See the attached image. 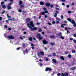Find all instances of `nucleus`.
<instances>
[{
    "mask_svg": "<svg viewBox=\"0 0 76 76\" xmlns=\"http://www.w3.org/2000/svg\"><path fill=\"white\" fill-rule=\"evenodd\" d=\"M42 35L41 34H40L39 33H37L36 37L37 38H38L39 40H41L42 39Z\"/></svg>",
    "mask_w": 76,
    "mask_h": 76,
    "instance_id": "nucleus-1",
    "label": "nucleus"
},
{
    "mask_svg": "<svg viewBox=\"0 0 76 76\" xmlns=\"http://www.w3.org/2000/svg\"><path fill=\"white\" fill-rule=\"evenodd\" d=\"M51 70H52L51 68L48 67H46L45 69L46 72H47V71H51Z\"/></svg>",
    "mask_w": 76,
    "mask_h": 76,
    "instance_id": "nucleus-2",
    "label": "nucleus"
},
{
    "mask_svg": "<svg viewBox=\"0 0 76 76\" xmlns=\"http://www.w3.org/2000/svg\"><path fill=\"white\" fill-rule=\"evenodd\" d=\"M8 38L9 39H14L15 38L12 36V35H11L10 36H8Z\"/></svg>",
    "mask_w": 76,
    "mask_h": 76,
    "instance_id": "nucleus-3",
    "label": "nucleus"
},
{
    "mask_svg": "<svg viewBox=\"0 0 76 76\" xmlns=\"http://www.w3.org/2000/svg\"><path fill=\"white\" fill-rule=\"evenodd\" d=\"M38 56H40V55H44V52L43 51H41L38 53Z\"/></svg>",
    "mask_w": 76,
    "mask_h": 76,
    "instance_id": "nucleus-4",
    "label": "nucleus"
},
{
    "mask_svg": "<svg viewBox=\"0 0 76 76\" xmlns=\"http://www.w3.org/2000/svg\"><path fill=\"white\" fill-rule=\"evenodd\" d=\"M42 43L44 44H48V42L46 41V40L44 39Z\"/></svg>",
    "mask_w": 76,
    "mask_h": 76,
    "instance_id": "nucleus-5",
    "label": "nucleus"
},
{
    "mask_svg": "<svg viewBox=\"0 0 76 76\" xmlns=\"http://www.w3.org/2000/svg\"><path fill=\"white\" fill-rule=\"evenodd\" d=\"M38 29V28L37 27H34L33 28H32L31 29V31H36Z\"/></svg>",
    "mask_w": 76,
    "mask_h": 76,
    "instance_id": "nucleus-6",
    "label": "nucleus"
},
{
    "mask_svg": "<svg viewBox=\"0 0 76 76\" xmlns=\"http://www.w3.org/2000/svg\"><path fill=\"white\" fill-rule=\"evenodd\" d=\"M30 25L32 26V27H34V23L33 21H31L30 22Z\"/></svg>",
    "mask_w": 76,
    "mask_h": 76,
    "instance_id": "nucleus-7",
    "label": "nucleus"
},
{
    "mask_svg": "<svg viewBox=\"0 0 76 76\" xmlns=\"http://www.w3.org/2000/svg\"><path fill=\"white\" fill-rule=\"evenodd\" d=\"M46 6L47 7H50V4L49 2H47L45 4Z\"/></svg>",
    "mask_w": 76,
    "mask_h": 76,
    "instance_id": "nucleus-8",
    "label": "nucleus"
},
{
    "mask_svg": "<svg viewBox=\"0 0 76 76\" xmlns=\"http://www.w3.org/2000/svg\"><path fill=\"white\" fill-rule=\"evenodd\" d=\"M27 26L30 29H31L32 28V26H30V24H29V23H27Z\"/></svg>",
    "mask_w": 76,
    "mask_h": 76,
    "instance_id": "nucleus-9",
    "label": "nucleus"
},
{
    "mask_svg": "<svg viewBox=\"0 0 76 76\" xmlns=\"http://www.w3.org/2000/svg\"><path fill=\"white\" fill-rule=\"evenodd\" d=\"M7 8L8 10H10L12 9V6L10 5H8L7 6Z\"/></svg>",
    "mask_w": 76,
    "mask_h": 76,
    "instance_id": "nucleus-10",
    "label": "nucleus"
},
{
    "mask_svg": "<svg viewBox=\"0 0 76 76\" xmlns=\"http://www.w3.org/2000/svg\"><path fill=\"white\" fill-rule=\"evenodd\" d=\"M30 20H31V19L29 18H27L26 20V22H30Z\"/></svg>",
    "mask_w": 76,
    "mask_h": 76,
    "instance_id": "nucleus-11",
    "label": "nucleus"
},
{
    "mask_svg": "<svg viewBox=\"0 0 76 76\" xmlns=\"http://www.w3.org/2000/svg\"><path fill=\"white\" fill-rule=\"evenodd\" d=\"M40 4L42 6H44V3L42 1H41L40 2Z\"/></svg>",
    "mask_w": 76,
    "mask_h": 76,
    "instance_id": "nucleus-12",
    "label": "nucleus"
},
{
    "mask_svg": "<svg viewBox=\"0 0 76 76\" xmlns=\"http://www.w3.org/2000/svg\"><path fill=\"white\" fill-rule=\"evenodd\" d=\"M52 61H53V63H57V61L55 59H53Z\"/></svg>",
    "mask_w": 76,
    "mask_h": 76,
    "instance_id": "nucleus-13",
    "label": "nucleus"
},
{
    "mask_svg": "<svg viewBox=\"0 0 76 76\" xmlns=\"http://www.w3.org/2000/svg\"><path fill=\"white\" fill-rule=\"evenodd\" d=\"M70 70H72L73 71V70H76V68L75 67L74 68L72 67L70 68Z\"/></svg>",
    "mask_w": 76,
    "mask_h": 76,
    "instance_id": "nucleus-14",
    "label": "nucleus"
},
{
    "mask_svg": "<svg viewBox=\"0 0 76 76\" xmlns=\"http://www.w3.org/2000/svg\"><path fill=\"white\" fill-rule=\"evenodd\" d=\"M28 40H29V41H32L33 40V39H32V38L31 37H29V38H28Z\"/></svg>",
    "mask_w": 76,
    "mask_h": 76,
    "instance_id": "nucleus-15",
    "label": "nucleus"
},
{
    "mask_svg": "<svg viewBox=\"0 0 76 76\" xmlns=\"http://www.w3.org/2000/svg\"><path fill=\"white\" fill-rule=\"evenodd\" d=\"M60 59L62 60H64V58L63 56H61L60 57Z\"/></svg>",
    "mask_w": 76,
    "mask_h": 76,
    "instance_id": "nucleus-16",
    "label": "nucleus"
},
{
    "mask_svg": "<svg viewBox=\"0 0 76 76\" xmlns=\"http://www.w3.org/2000/svg\"><path fill=\"white\" fill-rule=\"evenodd\" d=\"M38 32H42V29H41V28H39V30L38 31Z\"/></svg>",
    "mask_w": 76,
    "mask_h": 76,
    "instance_id": "nucleus-17",
    "label": "nucleus"
},
{
    "mask_svg": "<svg viewBox=\"0 0 76 76\" xmlns=\"http://www.w3.org/2000/svg\"><path fill=\"white\" fill-rule=\"evenodd\" d=\"M23 3V2L22 1H19V4L20 5H21Z\"/></svg>",
    "mask_w": 76,
    "mask_h": 76,
    "instance_id": "nucleus-18",
    "label": "nucleus"
},
{
    "mask_svg": "<svg viewBox=\"0 0 76 76\" xmlns=\"http://www.w3.org/2000/svg\"><path fill=\"white\" fill-rule=\"evenodd\" d=\"M2 6V8H3V9H6V5H3Z\"/></svg>",
    "mask_w": 76,
    "mask_h": 76,
    "instance_id": "nucleus-19",
    "label": "nucleus"
},
{
    "mask_svg": "<svg viewBox=\"0 0 76 76\" xmlns=\"http://www.w3.org/2000/svg\"><path fill=\"white\" fill-rule=\"evenodd\" d=\"M49 37L51 38H55V36L53 35L52 36H49Z\"/></svg>",
    "mask_w": 76,
    "mask_h": 76,
    "instance_id": "nucleus-20",
    "label": "nucleus"
},
{
    "mask_svg": "<svg viewBox=\"0 0 76 76\" xmlns=\"http://www.w3.org/2000/svg\"><path fill=\"white\" fill-rule=\"evenodd\" d=\"M23 13H22V15H25V13H26V12L25 11H23Z\"/></svg>",
    "mask_w": 76,
    "mask_h": 76,
    "instance_id": "nucleus-21",
    "label": "nucleus"
},
{
    "mask_svg": "<svg viewBox=\"0 0 76 76\" xmlns=\"http://www.w3.org/2000/svg\"><path fill=\"white\" fill-rule=\"evenodd\" d=\"M71 23H72V24H75V23H76L75 21L74 20H72L71 21Z\"/></svg>",
    "mask_w": 76,
    "mask_h": 76,
    "instance_id": "nucleus-22",
    "label": "nucleus"
},
{
    "mask_svg": "<svg viewBox=\"0 0 76 76\" xmlns=\"http://www.w3.org/2000/svg\"><path fill=\"white\" fill-rule=\"evenodd\" d=\"M56 35H58L59 37H61V36L62 35L61 33H59L58 34H56Z\"/></svg>",
    "mask_w": 76,
    "mask_h": 76,
    "instance_id": "nucleus-23",
    "label": "nucleus"
},
{
    "mask_svg": "<svg viewBox=\"0 0 76 76\" xmlns=\"http://www.w3.org/2000/svg\"><path fill=\"white\" fill-rule=\"evenodd\" d=\"M39 64L40 67H42V66H43V64L41 63L40 64L39 63Z\"/></svg>",
    "mask_w": 76,
    "mask_h": 76,
    "instance_id": "nucleus-24",
    "label": "nucleus"
},
{
    "mask_svg": "<svg viewBox=\"0 0 76 76\" xmlns=\"http://www.w3.org/2000/svg\"><path fill=\"white\" fill-rule=\"evenodd\" d=\"M68 75H69V74H68V73H64V76H68Z\"/></svg>",
    "mask_w": 76,
    "mask_h": 76,
    "instance_id": "nucleus-25",
    "label": "nucleus"
},
{
    "mask_svg": "<svg viewBox=\"0 0 76 76\" xmlns=\"http://www.w3.org/2000/svg\"><path fill=\"white\" fill-rule=\"evenodd\" d=\"M41 14L42 15V16H44L45 15V12H41Z\"/></svg>",
    "mask_w": 76,
    "mask_h": 76,
    "instance_id": "nucleus-26",
    "label": "nucleus"
},
{
    "mask_svg": "<svg viewBox=\"0 0 76 76\" xmlns=\"http://www.w3.org/2000/svg\"><path fill=\"white\" fill-rule=\"evenodd\" d=\"M22 46L23 47H26V44H25V43H23Z\"/></svg>",
    "mask_w": 76,
    "mask_h": 76,
    "instance_id": "nucleus-27",
    "label": "nucleus"
},
{
    "mask_svg": "<svg viewBox=\"0 0 76 76\" xmlns=\"http://www.w3.org/2000/svg\"><path fill=\"white\" fill-rule=\"evenodd\" d=\"M71 52L72 53H75L76 52L75 50H72L71 51Z\"/></svg>",
    "mask_w": 76,
    "mask_h": 76,
    "instance_id": "nucleus-28",
    "label": "nucleus"
},
{
    "mask_svg": "<svg viewBox=\"0 0 76 76\" xmlns=\"http://www.w3.org/2000/svg\"><path fill=\"white\" fill-rule=\"evenodd\" d=\"M18 12H19L20 13H21V12H22V10L19 9L18 10Z\"/></svg>",
    "mask_w": 76,
    "mask_h": 76,
    "instance_id": "nucleus-29",
    "label": "nucleus"
},
{
    "mask_svg": "<svg viewBox=\"0 0 76 76\" xmlns=\"http://www.w3.org/2000/svg\"><path fill=\"white\" fill-rule=\"evenodd\" d=\"M50 45H52V46H54V43H53V42H51L50 43Z\"/></svg>",
    "mask_w": 76,
    "mask_h": 76,
    "instance_id": "nucleus-30",
    "label": "nucleus"
},
{
    "mask_svg": "<svg viewBox=\"0 0 76 76\" xmlns=\"http://www.w3.org/2000/svg\"><path fill=\"white\" fill-rule=\"evenodd\" d=\"M7 17L8 18H11V17L10 16H9V14H7Z\"/></svg>",
    "mask_w": 76,
    "mask_h": 76,
    "instance_id": "nucleus-31",
    "label": "nucleus"
},
{
    "mask_svg": "<svg viewBox=\"0 0 76 76\" xmlns=\"http://www.w3.org/2000/svg\"><path fill=\"white\" fill-rule=\"evenodd\" d=\"M68 57L69 58H71V57H72V56H71V55H68Z\"/></svg>",
    "mask_w": 76,
    "mask_h": 76,
    "instance_id": "nucleus-32",
    "label": "nucleus"
},
{
    "mask_svg": "<svg viewBox=\"0 0 76 76\" xmlns=\"http://www.w3.org/2000/svg\"><path fill=\"white\" fill-rule=\"evenodd\" d=\"M40 25V23H38L37 22V23H36L37 25Z\"/></svg>",
    "mask_w": 76,
    "mask_h": 76,
    "instance_id": "nucleus-33",
    "label": "nucleus"
},
{
    "mask_svg": "<svg viewBox=\"0 0 76 76\" xmlns=\"http://www.w3.org/2000/svg\"><path fill=\"white\" fill-rule=\"evenodd\" d=\"M4 2L3 1L1 3V6H3V4H4Z\"/></svg>",
    "mask_w": 76,
    "mask_h": 76,
    "instance_id": "nucleus-34",
    "label": "nucleus"
},
{
    "mask_svg": "<svg viewBox=\"0 0 76 76\" xmlns=\"http://www.w3.org/2000/svg\"><path fill=\"white\" fill-rule=\"evenodd\" d=\"M44 12L45 13H48V11H47V10L45 11Z\"/></svg>",
    "mask_w": 76,
    "mask_h": 76,
    "instance_id": "nucleus-35",
    "label": "nucleus"
},
{
    "mask_svg": "<svg viewBox=\"0 0 76 76\" xmlns=\"http://www.w3.org/2000/svg\"><path fill=\"white\" fill-rule=\"evenodd\" d=\"M67 20H68V21H69V22H71V19L70 18H67Z\"/></svg>",
    "mask_w": 76,
    "mask_h": 76,
    "instance_id": "nucleus-36",
    "label": "nucleus"
},
{
    "mask_svg": "<svg viewBox=\"0 0 76 76\" xmlns=\"http://www.w3.org/2000/svg\"><path fill=\"white\" fill-rule=\"evenodd\" d=\"M61 19H63V18H64V17L63 16V15H61Z\"/></svg>",
    "mask_w": 76,
    "mask_h": 76,
    "instance_id": "nucleus-37",
    "label": "nucleus"
},
{
    "mask_svg": "<svg viewBox=\"0 0 76 76\" xmlns=\"http://www.w3.org/2000/svg\"><path fill=\"white\" fill-rule=\"evenodd\" d=\"M17 50H19L20 49V47H19L18 48H17Z\"/></svg>",
    "mask_w": 76,
    "mask_h": 76,
    "instance_id": "nucleus-38",
    "label": "nucleus"
},
{
    "mask_svg": "<svg viewBox=\"0 0 76 76\" xmlns=\"http://www.w3.org/2000/svg\"><path fill=\"white\" fill-rule=\"evenodd\" d=\"M50 6L52 8H53V7H54V5H53V4H50Z\"/></svg>",
    "mask_w": 76,
    "mask_h": 76,
    "instance_id": "nucleus-39",
    "label": "nucleus"
},
{
    "mask_svg": "<svg viewBox=\"0 0 76 76\" xmlns=\"http://www.w3.org/2000/svg\"><path fill=\"white\" fill-rule=\"evenodd\" d=\"M57 76H60V75H61L60 73H58L57 74Z\"/></svg>",
    "mask_w": 76,
    "mask_h": 76,
    "instance_id": "nucleus-40",
    "label": "nucleus"
},
{
    "mask_svg": "<svg viewBox=\"0 0 76 76\" xmlns=\"http://www.w3.org/2000/svg\"><path fill=\"white\" fill-rule=\"evenodd\" d=\"M20 8H23L24 6L23 5H21L20 7Z\"/></svg>",
    "mask_w": 76,
    "mask_h": 76,
    "instance_id": "nucleus-41",
    "label": "nucleus"
},
{
    "mask_svg": "<svg viewBox=\"0 0 76 76\" xmlns=\"http://www.w3.org/2000/svg\"><path fill=\"white\" fill-rule=\"evenodd\" d=\"M5 12V10H4L3 11V12H2L1 15H3V14H4V13Z\"/></svg>",
    "mask_w": 76,
    "mask_h": 76,
    "instance_id": "nucleus-42",
    "label": "nucleus"
},
{
    "mask_svg": "<svg viewBox=\"0 0 76 76\" xmlns=\"http://www.w3.org/2000/svg\"><path fill=\"white\" fill-rule=\"evenodd\" d=\"M57 14L55 13V15H54V17H57Z\"/></svg>",
    "mask_w": 76,
    "mask_h": 76,
    "instance_id": "nucleus-43",
    "label": "nucleus"
},
{
    "mask_svg": "<svg viewBox=\"0 0 76 76\" xmlns=\"http://www.w3.org/2000/svg\"><path fill=\"white\" fill-rule=\"evenodd\" d=\"M53 55L54 56H56V53H53Z\"/></svg>",
    "mask_w": 76,
    "mask_h": 76,
    "instance_id": "nucleus-44",
    "label": "nucleus"
},
{
    "mask_svg": "<svg viewBox=\"0 0 76 76\" xmlns=\"http://www.w3.org/2000/svg\"><path fill=\"white\" fill-rule=\"evenodd\" d=\"M60 38H61V39H64V37L63 36H61L60 37Z\"/></svg>",
    "mask_w": 76,
    "mask_h": 76,
    "instance_id": "nucleus-45",
    "label": "nucleus"
},
{
    "mask_svg": "<svg viewBox=\"0 0 76 76\" xmlns=\"http://www.w3.org/2000/svg\"><path fill=\"white\" fill-rule=\"evenodd\" d=\"M4 36L5 37V38H7V34H4Z\"/></svg>",
    "mask_w": 76,
    "mask_h": 76,
    "instance_id": "nucleus-46",
    "label": "nucleus"
},
{
    "mask_svg": "<svg viewBox=\"0 0 76 76\" xmlns=\"http://www.w3.org/2000/svg\"><path fill=\"white\" fill-rule=\"evenodd\" d=\"M74 24V25H73L74 27H76V23H75Z\"/></svg>",
    "mask_w": 76,
    "mask_h": 76,
    "instance_id": "nucleus-47",
    "label": "nucleus"
},
{
    "mask_svg": "<svg viewBox=\"0 0 76 76\" xmlns=\"http://www.w3.org/2000/svg\"><path fill=\"white\" fill-rule=\"evenodd\" d=\"M68 13H71L72 11H69L68 12Z\"/></svg>",
    "mask_w": 76,
    "mask_h": 76,
    "instance_id": "nucleus-48",
    "label": "nucleus"
},
{
    "mask_svg": "<svg viewBox=\"0 0 76 76\" xmlns=\"http://www.w3.org/2000/svg\"><path fill=\"white\" fill-rule=\"evenodd\" d=\"M43 9H44V10H45V11L47 10V8H46L44 7L43 8Z\"/></svg>",
    "mask_w": 76,
    "mask_h": 76,
    "instance_id": "nucleus-49",
    "label": "nucleus"
},
{
    "mask_svg": "<svg viewBox=\"0 0 76 76\" xmlns=\"http://www.w3.org/2000/svg\"><path fill=\"white\" fill-rule=\"evenodd\" d=\"M4 27L5 28H7V25H5Z\"/></svg>",
    "mask_w": 76,
    "mask_h": 76,
    "instance_id": "nucleus-50",
    "label": "nucleus"
},
{
    "mask_svg": "<svg viewBox=\"0 0 76 76\" xmlns=\"http://www.w3.org/2000/svg\"><path fill=\"white\" fill-rule=\"evenodd\" d=\"M67 34H70V32L69 31L67 30Z\"/></svg>",
    "mask_w": 76,
    "mask_h": 76,
    "instance_id": "nucleus-51",
    "label": "nucleus"
},
{
    "mask_svg": "<svg viewBox=\"0 0 76 76\" xmlns=\"http://www.w3.org/2000/svg\"><path fill=\"white\" fill-rule=\"evenodd\" d=\"M69 6H69V5L68 4V5H66V7H67V8H69Z\"/></svg>",
    "mask_w": 76,
    "mask_h": 76,
    "instance_id": "nucleus-52",
    "label": "nucleus"
},
{
    "mask_svg": "<svg viewBox=\"0 0 76 76\" xmlns=\"http://www.w3.org/2000/svg\"><path fill=\"white\" fill-rule=\"evenodd\" d=\"M25 53H28V49H26L25 50Z\"/></svg>",
    "mask_w": 76,
    "mask_h": 76,
    "instance_id": "nucleus-53",
    "label": "nucleus"
},
{
    "mask_svg": "<svg viewBox=\"0 0 76 76\" xmlns=\"http://www.w3.org/2000/svg\"><path fill=\"white\" fill-rule=\"evenodd\" d=\"M39 61H40V62H41L43 61V60L41 59H40L39 60Z\"/></svg>",
    "mask_w": 76,
    "mask_h": 76,
    "instance_id": "nucleus-54",
    "label": "nucleus"
},
{
    "mask_svg": "<svg viewBox=\"0 0 76 76\" xmlns=\"http://www.w3.org/2000/svg\"><path fill=\"white\" fill-rule=\"evenodd\" d=\"M0 20L1 21L2 20V17H0Z\"/></svg>",
    "mask_w": 76,
    "mask_h": 76,
    "instance_id": "nucleus-55",
    "label": "nucleus"
},
{
    "mask_svg": "<svg viewBox=\"0 0 76 76\" xmlns=\"http://www.w3.org/2000/svg\"><path fill=\"white\" fill-rule=\"evenodd\" d=\"M53 24H55L56 23V22L55 21H53L52 22Z\"/></svg>",
    "mask_w": 76,
    "mask_h": 76,
    "instance_id": "nucleus-56",
    "label": "nucleus"
},
{
    "mask_svg": "<svg viewBox=\"0 0 76 76\" xmlns=\"http://www.w3.org/2000/svg\"><path fill=\"white\" fill-rule=\"evenodd\" d=\"M71 5H72V6H74V5H75V3L73 2L71 4Z\"/></svg>",
    "mask_w": 76,
    "mask_h": 76,
    "instance_id": "nucleus-57",
    "label": "nucleus"
},
{
    "mask_svg": "<svg viewBox=\"0 0 76 76\" xmlns=\"http://www.w3.org/2000/svg\"><path fill=\"white\" fill-rule=\"evenodd\" d=\"M63 76H64V73H62L61 74Z\"/></svg>",
    "mask_w": 76,
    "mask_h": 76,
    "instance_id": "nucleus-58",
    "label": "nucleus"
},
{
    "mask_svg": "<svg viewBox=\"0 0 76 76\" xmlns=\"http://www.w3.org/2000/svg\"><path fill=\"white\" fill-rule=\"evenodd\" d=\"M45 18H47V17H48V16H47V15H45Z\"/></svg>",
    "mask_w": 76,
    "mask_h": 76,
    "instance_id": "nucleus-59",
    "label": "nucleus"
},
{
    "mask_svg": "<svg viewBox=\"0 0 76 76\" xmlns=\"http://www.w3.org/2000/svg\"><path fill=\"white\" fill-rule=\"evenodd\" d=\"M12 28H8V31H10V30H11Z\"/></svg>",
    "mask_w": 76,
    "mask_h": 76,
    "instance_id": "nucleus-60",
    "label": "nucleus"
},
{
    "mask_svg": "<svg viewBox=\"0 0 76 76\" xmlns=\"http://www.w3.org/2000/svg\"><path fill=\"white\" fill-rule=\"evenodd\" d=\"M73 41H74V42L75 43H76V40L74 39Z\"/></svg>",
    "mask_w": 76,
    "mask_h": 76,
    "instance_id": "nucleus-61",
    "label": "nucleus"
},
{
    "mask_svg": "<svg viewBox=\"0 0 76 76\" xmlns=\"http://www.w3.org/2000/svg\"><path fill=\"white\" fill-rule=\"evenodd\" d=\"M46 61H48V58H46Z\"/></svg>",
    "mask_w": 76,
    "mask_h": 76,
    "instance_id": "nucleus-62",
    "label": "nucleus"
},
{
    "mask_svg": "<svg viewBox=\"0 0 76 76\" xmlns=\"http://www.w3.org/2000/svg\"><path fill=\"white\" fill-rule=\"evenodd\" d=\"M48 24L49 25H51V23H48Z\"/></svg>",
    "mask_w": 76,
    "mask_h": 76,
    "instance_id": "nucleus-63",
    "label": "nucleus"
},
{
    "mask_svg": "<svg viewBox=\"0 0 76 76\" xmlns=\"http://www.w3.org/2000/svg\"><path fill=\"white\" fill-rule=\"evenodd\" d=\"M73 37H76V34H74L73 35Z\"/></svg>",
    "mask_w": 76,
    "mask_h": 76,
    "instance_id": "nucleus-64",
    "label": "nucleus"
}]
</instances>
